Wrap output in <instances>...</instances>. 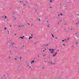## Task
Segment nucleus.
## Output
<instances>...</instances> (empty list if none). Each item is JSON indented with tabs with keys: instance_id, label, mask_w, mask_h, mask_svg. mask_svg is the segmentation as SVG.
<instances>
[{
	"instance_id": "nucleus-8",
	"label": "nucleus",
	"mask_w": 79,
	"mask_h": 79,
	"mask_svg": "<svg viewBox=\"0 0 79 79\" xmlns=\"http://www.w3.org/2000/svg\"><path fill=\"white\" fill-rule=\"evenodd\" d=\"M30 63L29 62H28L27 63V66H29V64H30Z\"/></svg>"
},
{
	"instance_id": "nucleus-52",
	"label": "nucleus",
	"mask_w": 79,
	"mask_h": 79,
	"mask_svg": "<svg viewBox=\"0 0 79 79\" xmlns=\"http://www.w3.org/2000/svg\"><path fill=\"white\" fill-rule=\"evenodd\" d=\"M23 47H24V46H23Z\"/></svg>"
},
{
	"instance_id": "nucleus-6",
	"label": "nucleus",
	"mask_w": 79,
	"mask_h": 79,
	"mask_svg": "<svg viewBox=\"0 0 79 79\" xmlns=\"http://www.w3.org/2000/svg\"><path fill=\"white\" fill-rule=\"evenodd\" d=\"M56 54H57V53L56 52L55 54L53 55V56H56Z\"/></svg>"
},
{
	"instance_id": "nucleus-13",
	"label": "nucleus",
	"mask_w": 79,
	"mask_h": 79,
	"mask_svg": "<svg viewBox=\"0 0 79 79\" xmlns=\"http://www.w3.org/2000/svg\"><path fill=\"white\" fill-rule=\"evenodd\" d=\"M17 70L18 71H19V69L17 68Z\"/></svg>"
},
{
	"instance_id": "nucleus-18",
	"label": "nucleus",
	"mask_w": 79,
	"mask_h": 79,
	"mask_svg": "<svg viewBox=\"0 0 79 79\" xmlns=\"http://www.w3.org/2000/svg\"><path fill=\"white\" fill-rule=\"evenodd\" d=\"M20 39H23V37H22L21 36L20 37Z\"/></svg>"
},
{
	"instance_id": "nucleus-51",
	"label": "nucleus",
	"mask_w": 79,
	"mask_h": 79,
	"mask_svg": "<svg viewBox=\"0 0 79 79\" xmlns=\"http://www.w3.org/2000/svg\"><path fill=\"white\" fill-rule=\"evenodd\" d=\"M15 48H17V47H15Z\"/></svg>"
},
{
	"instance_id": "nucleus-29",
	"label": "nucleus",
	"mask_w": 79,
	"mask_h": 79,
	"mask_svg": "<svg viewBox=\"0 0 79 79\" xmlns=\"http://www.w3.org/2000/svg\"><path fill=\"white\" fill-rule=\"evenodd\" d=\"M77 72H78V73H79V69L77 70Z\"/></svg>"
},
{
	"instance_id": "nucleus-44",
	"label": "nucleus",
	"mask_w": 79,
	"mask_h": 79,
	"mask_svg": "<svg viewBox=\"0 0 79 79\" xmlns=\"http://www.w3.org/2000/svg\"><path fill=\"white\" fill-rule=\"evenodd\" d=\"M20 64V65H21V63H20V64Z\"/></svg>"
},
{
	"instance_id": "nucleus-50",
	"label": "nucleus",
	"mask_w": 79,
	"mask_h": 79,
	"mask_svg": "<svg viewBox=\"0 0 79 79\" xmlns=\"http://www.w3.org/2000/svg\"><path fill=\"white\" fill-rule=\"evenodd\" d=\"M77 44H78V43H77V42H76Z\"/></svg>"
},
{
	"instance_id": "nucleus-23",
	"label": "nucleus",
	"mask_w": 79,
	"mask_h": 79,
	"mask_svg": "<svg viewBox=\"0 0 79 79\" xmlns=\"http://www.w3.org/2000/svg\"><path fill=\"white\" fill-rule=\"evenodd\" d=\"M50 2H51V3H52V0H50Z\"/></svg>"
},
{
	"instance_id": "nucleus-48",
	"label": "nucleus",
	"mask_w": 79,
	"mask_h": 79,
	"mask_svg": "<svg viewBox=\"0 0 79 79\" xmlns=\"http://www.w3.org/2000/svg\"><path fill=\"white\" fill-rule=\"evenodd\" d=\"M29 39H31V38H30V37L29 38Z\"/></svg>"
},
{
	"instance_id": "nucleus-19",
	"label": "nucleus",
	"mask_w": 79,
	"mask_h": 79,
	"mask_svg": "<svg viewBox=\"0 0 79 79\" xmlns=\"http://www.w3.org/2000/svg\"><path fill=\"white\" fill-rule=\"evenodd\" d=\"M17 68H19V69H20V67H19V66H17Z\"/></svg>"
},
{
	"instance_id": "nucleus-32",
	"label": "nucleus",
	"mask_w": 79,
	"mask_h": 79,
	"mask_svg": "<svg viewBox=\"0 0 79 79\" xmlns=\"http://www.w3.org/2000/svg\"><path fill=\"white\" fill-rule=\"evenodd\" d=\"M25 5H26V4H24L23 5V6H25Z\"/></svg>"
},
{
	"instance_id": "nucleus-7",
	"label": "nucleus",
	"mask_w": 79,
	"mask_h": 79,
	"mask_svg": "<svg viewBox=\"0 0 79 79\" xmlns=\"http://www.w3.org/2000/svg\"><path fill=\"white\" fill-rule=\"evenodd\" d=\"M34 63V60H33L31 61V64H32V63Z\"/></svg>"
},
{
	"instance_id": "nucleus-63",
	"label": "nucleus",
	"mask_w": 79,
	"mask_h": 79,
	"mask_svg": "<svg viewBox=\"0 0 79 79\" xmlns=\"http://www.w3.org/2000/svg\"><path fill=\"white\" fill-rule=\"evenodd\" d=\"M22 13H23V11L22 12Z\"/></svg>"
},
{
	"instance_id": "nucleus-3",
	"label": "nucleus",
	"mask_w": 79,
	"mask_h": 79,
	"mask_svg": "<svg viewBox=\"0 0 79 79\" xmlns=\"http://www.w3.org/2000/svg\"><path fill=\"white\" fill-rule=\"evenodd\" d=\"M47 22H48V24H47V26L48 27H50V23L48 22V21H47Z\"/></svg>"
},
{
	"instance_id": "nucleus-47",
	"label": "nucleus",
	"mask_w": 79,
	"mask_h": 79,
	"mask_svg": "<svg viewBox=\"0 0 79 79\" xmlns=\"http://www.w3.org/2000/svg\"><path fill=\"white\" fill-rule=\"evenodd\" d=\"M51 52V53H53V51Z\"/></svg>"
},
{
	"instance_id": "nucleus-28",
	"label": "nucleus",
	"mask_w": 79,
	"mask_h": 79,
	"mask_svg": "<svg viewBox=\"0 0 79 79\" xmlns=\"http://www.w3.org/2000/svg\"><path fill=\"white\" fill-rule=\"evenodd\" d=\"M61 21H62V20H61L59 21V22H61Z\"/></svg>"
},
{
	"instance_id": "nucleus-17",
	"label": "nucleus",
	"mask_w": 79,
	"mask_h": 79,
	"mask_svg": "<svg viewBox=\"0 0 79 79\" xmlns=\"http://www.w3.org/2000/svg\"><path fill=\"white\" fill-rule=\"evenodd\" d=\"M70 39V38H69L68 39H67V40H69Z\"/></svg>"
},
{
	"instance_id": "nucleus-36",
	"label": "nucleus",
	"mask_w": 79,
	"mask_h": 79,
	"mask_svg": "<svg viewBox=\"0 0 79 79\" xmlns=\"http://www.w3.org/2000/svg\"><path fill=\"white\" fill-rule=\"evenodd\" d=\"M64 40H62V42H64Z\"/></svg>"
},
{
	"instance_id": "nucleus-42",
	"label": "nucleus",
	"mask_w": 79,
	"mask_h": 79,
	"mask_svg": "<svg viewBox=\"0 0 79 79\" xmlns=\"http://www.w3.org/2000/svg\"><path fill=\"white\" fill-rule=\"evenodd\" d=\"M11 27V25H10V27Z\"/></svg>"
},
{
	"instance_id": "nucleus-46",
	"label": "nucleus",
	"mask_w": 79,
	"mask_h": 79,
	"mask_svg": "<svg viewBox=\"0 0 79 79\" xmlns=\"http://www.w3.org/2000/svg\"><path fill=\"white\" fill-rule=\"evenodd\" d=\"M38 58H39V55L38 56Z\"/></svg>"
},
{
	"instance_id": "nucleus-35",
	"label": "nucleus",
	"mask_w": 79,
	"mask_h": 79,
	"mask_svg": "<svg viewBox=\"0 0 79 79\" xmlns=\"http://www.w3.org/2000/svg\"><path fill=\"white\" fill-rule=\"evenodd\" d=\"M26 3H27V4H28V3H27V2H26Z\"/></svg>"
},
{
	"instance_id": "nucleus-49",
	"label": "nucleus",
	"mask_w": 79,
	"mask_h": 79,
	"mask_svg": "<svg viewBox=\"0 0 79 79\" xmlns=\"http://www.w3.org/2000/svg\"><path fill=\"white\" fill-rule=\"evenodd\" d=\"M72 47H74V46H72Z\"/></svg>"
},
{
	"instance_id": "nucleus-34",
	"label": "nucleus",
	"mask_w": 79,
	"mask_h": 79,
	"mask_svg": "<svg viewBox=\"0 0 79 79\" xmlns=\"http://www.w3.org/2000/svg\"><path fill=\"white\" fill-rule=\"evenodd\" d=\"M29 37L30 38L31 37V39H32V37H31V36H30Z\"/></svg>"
},
{
	"instance_id": "nucleus-31",
	"label": "nucleus",
	"mask_w": 79,
	"mask_h": 79,
	"mask_svg": "<svg viewBox=\"0 0 79 79\" xmlns=\"http://www.w3.org/2000/svg\"><path fill=\"white\" fill-rule=\"evenodd\" d=\"M7 32H8V33H7V34H9V31H7Z\"/></svg>"
},
{
	"instance_id": "nucleus-53",
	"label": "nucleus",
	"mask_w": 79,
	"mask_h": 79,
	"mask_svg": "<svg viewBox=\"0 0 79 79\" xmlns=\"http://www.w3.org/2000/svg\"><path fill=\"white\" fill-rule=\"evenodd\" d=\"M23 37H23H24V36H23V37Z\"/></svg>"
},
{
	"instance_id": "nucleus-33",
	"label": "nucleus",
	"mask_w": 79,
	"mask_h": 79,
	"mask_svg": "<svg viewBox=\"0 0 79 79\" xmlns=\"http://www.w3.org/2000/svg\"><path fill=\"white\" fill-rule=\"evenodd\" d=\"M60 15L61 16H62V15H63L61 13H60Z\"/></svg>"
},
{
	"instance_id": "nucleus-55",
	"label": "nucleus",
	"mask_w": 79,
	"mask_h": 79,
	"mask_svg": "<svg viewBox=\"0 0 79 79\" xmlns=\"http://www.w3.org/2000/svg\"><path fill=\"white\" fill-rule=\"evenodd\" d=\"M33 24H31V26H33Z\"/></svg>"
},
{
	"instance_id": "nucleus-38",
	"label": "nucleus",
	"mask_w": 79,
	"mask_h": 79,
	"mask_svg": "<svg viewBox=\"0 0 79 79\" xmlns=\"http://www.w3.org/2000/svg\"><path fill=\"white\" fill-rule=\"evenodd\" d=\"M15 60H17V59L16 58H15Z\"/></svg>"
},
{
	"instance_id": "nucleus-2",
	"label": "nucleus",
	"mask_w": 79,
	"mask_h": 79,
	"mask_svg": "<svg viewBox=\"0 0 79 79\" xmlns=\"http://www.w3.org/2000/svg\"><path fill=\"white\" fill-rule=\"evenodd\" d=\"M61 77L60 76H56L55 77V79H60Z\"/></svg>"
},
{
	"instance_id": "nucleus-12",
	"label": "nucleus",
	"mask_w": 79,
	"mask_h": 79,
	"mask_svg": "<svg viewBox=\"0 0 79 79\" xmlns=\"http://www.w3.org/2000/svg\"><path fill=\"white\" fill-rule=\"evenodd\" d=\"M49 51H51V50H52V51H54V49H49Z\"/></svg>"
},
{
	"instance_id": "nucleus-57",
	"label": "nucleus",
	"mask_w": 79,
	"mask_h": 79,
	"mask_svg": "<svg viewBox=\"0 0 79 79\" xmlns=\"http://www.w3.org/2000/svg\"><path fill=\"white\" fill-rule=\"evenodd\" d=\"M28 25H30V24L28 23Z\"/></svg>"
},
{
	"instance_id": "nucleus-25",
	"label": "nucleus",
	"mask_w": 79,
	"mask_h": 79,
	"mask_svg": "<svg viewBox=\"0 0 79 79\" xmlns=\"http://www.w3.org/2000/svg\"><path fill=\"white\" fill-rule=\"evenodd\" d=\"M10 56H9V58H8L9 60H10Z\"/></svg>"
},
{
	"instance_id": "nucleus-43",
	"label": "nucleus",
	"mask_w": 79,
	"mask_h": 79,
	"mask_svg": "<svg viewBox=\"0 0 79 79\" xmlns=\"http://www.w3.org/2000/svg\"><path fill=\"white\" fill-rule=\"evenodd\" d=\"M76 24H77H77H78V23H76Z\"/></svg>"
},
{
	"instance_id": "nucleus-27",
	"label": "nucleus",
	"mask_w": 79,
	"mask_h": 79,
	"mask_svg": "<svg viewBox=\"0 0 79 79\" xmlns=\"http://www.w3.org/2000/svg\"><path fill=\"white\" fill-rule=\"evenodd\" d=\"M4 29H5V30H6V28L5 27L4 28Z\"/></svg>"
},
{
	"instance_id": "nucleus-10",
	"label": "nucleus",
	"mask_w": 79,
	"mask_h": 79,
	"mask_svg": "<svg viewBox=\"0 0 79 79\" xmlns=\"http://www.w3.org/2000/svg\"><path fill=\"white\" fill-rule=\"evenodd\" d=\"M13 45H14V43H13L12 44H10V45H11V46H13Z\"/></svg>"
},
{
	"instance_id": "nucleus-5",
	"label": "nucleus",
	"mask_w": 79,
	"mask_h": 79,
	"mask_svg": "<svg viewBox=\"0 0 79 79\" xmlns=\"http://www.w3.org/2000/svg\"><path fill=\"white\" fill-rule=\"evenodd\" d=\"M7 44H8V45H11V43H10V42L9 41L7 42Z\"/></svg>"
},
{
	"instance_id": "nucleus-58",
	"label": "nucleus",
	"mask_w": 79,
	"mask_h": 79,
	"mask_svg": "<svg viewBox=\"0 0 79 79\" xmlns=\"http://www.w3.org/2000/svg\"><path fill=\"white\" fill-rule=\"evenodd\" d=\"M50 8H52V7L51 6V7H50Z\"/></svg>"
},
{
	"instance_id": "nucleus-41",
	"label": "nucleus",
	"mask_w": 79,
	"mask_h": 79,
	"mask_svg": "<svg viewBox=\"0 0 79 79\" xmlns=\"http://www.w3.org/2000/svg\"><path fill=\"white\" fill-rule=\"evenodd\" d=\"M59 23H60V22H58V24H59Z\"/></svg>"
},
{
	"instance_id": "nucleus-54",
	"label": "nucleus",
	"mask_w": 79,
	"mask_h": 79,
	"mask_svg": "<svg viewBox=\"0 0 79 79\" xmlns=\"http://www.w3.org/2000/svg\"><path fill=\"white\" fill-rule=\"evenodd\" d=\"M56 39H57V38H56Z\"/></svg>"
},
{
	"instance_id": "nucleus-4",
	"label": "nucleus",
	"mask_w": 79,
	"mask_h": 79,
	"mask_svg": "<svg viewBox=\"0 0 79 79\" xmlns=\"http://www.w3.org/2000/svg\"><path fill=\"white\" fill-rule=\"evenodd\" d=\"M62 10H66V9L67 8L66 6H64L62 7Z\"/></svg>"
},
{
	"instance_id": "nucleus-24",
	"label": "nucleus",
	"mask_w": 79,
	"mask_h": 79,
	"mask_svg": "<svg viewBox=\"0 0 79 79\" xmlns=\"http://www.w3.org/2000/svg\"><path fill=\"white\" fill-rule=\"evenodd\" d=\"M45 49H44V50H43V52H45Z\"/></svg>"
},
{
	"instance_id": "nucleus-30",
	"label": "nucleus",
	"mask_w": 79,
	"mask_h": 79,
	"mask_svg": "<svg viewBox=\"0 0 79 79\" xmlns=\"http://www.w3.org/2000/svg\"><path fill=\"white\" fill-rule=\"evenodd\" d=\"M39 21H41V20L40 19H39Z\"/></svg>"
},
{
	"instance_id": "nucleus-39",
	"label": "nucleus",
	"mask_w": 79,
	"mask_h": 79,
	"mask_svg": "<svg viewBox=\"0 0 79 79\" xmlns=\"http://www.w3.org/2000/svg\"><path fill=\"white\" fill-rule=\"evenodd\" d=\"M43 56L44 57V56H45V55H43Z\"/></svg>"
},
{
	"instance_id": "nucleus-60",
	"label": "nucleus",
	"mask_w": 79,
	"mask_h": 79,
	"mask_svg": "<svg viewBox=\"0 0 79 79\" xmlns=\"http://www.w3.org/2000/svg\"><path fill=\"white\" fill-rule=\"evenodd\" d=\"M32 34H31V36H32Z\"/></svg>"
},
{
	"instance_id": "nucleus-59",
	"label": "nucleus",
	"mask_w": 79,
	"mask_h": 79,
	"mask_svg": "<svg viewBox=\"0 0 79 79\" xmlns=\"http://www.w3.org/2000/svg\"><path fill=\"white\" fill-rule=\"evenodd\" d=\"M19 26V27H21V26Z\"/></svg>"
},
{
	"instance_id": "nucleus-26",
	"label": "nucleus",
	"mask_w": 79,
	"mask_h": 79,
	"mask_svg": "<svg viewBox=\"0 0 79 79\" xmlns=\"http://www.w3.org/2000/svg\"><path fill=\"white\" fill-rule=\"evenodd\" d=\"M58 16L59 17H60V14H58Z\"/></svg>"
},
{
	"instance_id": "nucleus-40",
	"label": "nucleus",
	"mask_w": 79,
	"mask_h": 79,
	"mask_svg": "<svg viewBox=\"0 0 79 79\" xmlns=\"http://www.w3.org/2000/svg\"><path fill=\"white\" fill-rule=\"evenodd\" d=\"M75 34H76V35H77V32H75Z\"/></svg>"
},
{
	"instance_id": "nucleus-22",
	"label": "nucleus",
	"mask_w": 79,
	"mask_h": 79,
	"mask_svg": "<svg viewBox=\"0 0 79 79\" xmlns=\"http://www.w3.org/2000/svg\"><path fill=\"white\" fill-rule=\"evenodd\" d=\"M49 45V44H48L46 45H44V46H47V45Z\"/></svg>"
},
{
	"instance_id": "nucleus-16",
	"label": "nucleus",
	"mask_w": 79,
	"mask_h": 79,
	"mask_svg": "<svg viewBox=\"0 0 79 79\" xmlns=\"http://www.w3.org/2000/svg\"><path fill=\"white\" fill-rule=\"evenodd\" d=\"M50 56H48V59H49V58H50Z\"/></svg>"
},
{
	"instance_id": "nucleus-1",
	"label": "nucleus",
	"mask_w": 79,
	"mask_h": 79,
	"mask_svg": "<svg viewBox=\"0 0 79 79\" xmlns=\"http://www.w3.org/2000/svg\"><path fill=\"white\" fill-rule=\"evenodd\" d=\"M17 17H18V15H16L14 17V20H18V19L17 18Z\"/></svg>"
},
{
	"instance_id": "nucleus-56",
	"label": "nucleus",
	"mask_w": 79,
	"mask_h": 79,
	"mask_svg": "<svg viewBox=\"0 0 79 79\" xmlns=\"http://www.w3.org/2000/svg\"><path fill=\"white\" fill-rule=\"evenodd\" d=\"M15 35H16V34H15Z\"/></svg>"
},
{
	"instance_id": "nucleus-64",
	"label": "nucleus",
	"mask_w": 79,
	"mask_h": 79,
	"mask_svg": "<svg viewBox=\"0 0 79 79\" xmlns=\"http://www.w3.org/2000/svg\"><path fill=\"white\" fill-rule=\"evenodd\" d=\"M64 29V30H66V29Z\"/></svg>"
},
{
	"instance_id": "nucleus-15",
	"label": "nucleus",
	"mask_w": 79,
	"mask_h": 79,
	"mask_svg": "<svg viewBox=\"0 0 79 79\" xmlns=\"http://www.w3.org/2000/svg\"><path fill=\"white\" fill-rule=\"evenodd\" d=\"M50 64H55V63H52V62L51 61L50 62Z\"/></svg>"
},
{
	"instance_id": "nucleus-37",
	"label": "nucleus",
	"mask_w": 79,
	"mask_h": 79,
	"mask_svg": "<svg viewBox=\"0 0 79 79\" xmlns=\"http://www.w3.org/2000/svg\"><path fill=\"white\" fill-rule=\"evenodd\" d=\"M63 45L64 46H65V44H63Z\"/></svg>"
},
{
	"instance_id": "nucleus-20",
	"label": "nucleus",
	"mask_w": 79,
	"mask_h": 79,
	"mask_svg": "<svg viewBox=\"0 0 79 79\" xmlns=\"http://www.w3.org/2000/svg\"><path fill=\"white\" fill-rule=\"evenodd\" d=\"M3 78H5V75H4L3 76Z\"/></svg>"
},
{
	"instance_id": "nucleus-45",
	"label": "nucleus",
	"mask_w": 79,
	"mask_h": 79,
	"mask_svg": "<svg viewBox=\"0 0 79 79\" xmlns=\"http://www.w3.org/2000/svg\"><path fill=\"white\" fill-rule=\"evenodd\" d=\"M44 68V67H43L42 68V69H43V68Z\"/></svg>"
},
{
	"instance_id": "nucleus-11",
	"label": "nucleus",
	"mask_w": 79,
	"mask_h": 79,
	"mask_svg": "<svg viewBox=\"0 0 79 79\" xmlns=\"http://www.w3.org/2000/svg\"><path fill=\"white\" fill-rule=\"evenodd\" d=\"M4 17H5V19H7V17H6V16L5 15Z\"/></svg>"
},
{
	"instance_id": "nucleus-62",
	"label": "nucleus",
	"mask_w": 79,
	"mask_h": 79,
	"mask_svg": "<svg viewBox=\"0 0 79 79\" xmlns=\"http://www.w3.org/2000/svg\"><path fill=\"white\" fill-rule=\"evenodd\" d=\"M31 66H30L29 67V68H31Z\"/></svg>"
},
{
	"instance_id": "nucleus-21",
	"label": "nucleus",
	"mask_w": 79,
	"mask_h": 79,
	"mask_svg": "<svg viewBox=\"0 0 79 79\" xmlns=\"http://www.w3.org/2000/svg\"><path fill=\"white\" fill-rule=\"evenodd\" d=\"M66 23H67V22H66L65 23H64V25H66Z\"/></svg>"
},
{
	"instance_id": "nucleus-61",
	"label": "nucleus",
	"mask_w": 79,
	"mask_h": 79,
	"mask_svg": "<svg viewBox=\"0 0 79 79\" xmlns=\"http://www.w3.org/2000/svg\"><path fill=\"white\" fill-rule=\"evenodd\" d=\"M72 28L71 29V30H72Z\"/></svg>"
},
{
	"instance_id": "nucleus-14",
	"label": "nucleus",
	"mask_w": 79,
	"mask_h": 79,
	"mask_svg": "<svg viewBox=\"0 0 79 79\" xmlns=\"http://www.w3.org/2000/svg\"><path fill=\"white\" fill-rule=\"evenodd\" d=\"M51 34L52 35V36L53 38H54V36H53V34L52 33Z\"/></svg>"
},
{
	"instance_id": "nucleus-9",
	"label": "nucleus",
	"mask_w": 79,
	"mask_h": 79,
	"mask_svg": "<svg viewBox=\"0 0 79 79\" xmlns=\"http://www.w3.org/2000/svg\"><path fill=\"white\" fill-rule=\"evenodd\" d=\"M19 59H20V61H21V59H22V57H21V56H20V58H19Z\"/></svg>"
}]
</instances>
